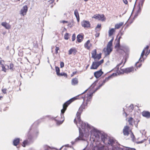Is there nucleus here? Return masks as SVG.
I'll list each match as a JSON object with an SVG mask.
<instances>
[{
    "instance_id": "obj_1",
    "label": "nucleus",
    "mask_w": 150,
    "mask_h": 150,
    "mask_svg": "<svg viewBox=\"0 0 150 150\" xmlns=\"http://www.w3.org/2000/svg\"><path fill=\"white\" fill-rule=\"evenodd\" d=\"M82 98L83 99L82 104L79 108V110L76 114V117L78 122H76V118H75L74 122L76 124L77 126L79 129V136L76 138L74 141H72L71 143L73 145L81 141H85L86 139L90 133L93 135V141L94 142H99L101 140H103V139L107 135L104 133H102L93 127L91 126L88 123L83 122L80 119V115L82 112L83 110L86 108L85 106L84 99L83 97Z\"/></svg>"
},
{
    "instance_id": "obj_2",
    "label": "nucleus",
    "mask_w": 150,
    "mask_h": 150,
    "mask_svg": "<svg viewBox=\"0 0 150 150\" xmlns=\"http://www.w3.org/2000/svg\"><path fill=\"white\" fill-rule=\"evenodd\" d=\"M81 95H79L78 96L74 97L70 100L67 101L64 103L63 105V109L61 110V118H63L64 119L62 121H57V123L58 125H60L63 122L64 120V117L63 114L64 113L65 110H66L67 108L71 102H73L74 100L78 99L77 97Z\"/></svg>"
},
{
    "instance_id": "obj_3",
    "label": "nucleus",
    "mask_w": 150,
    "mask_h": 150,
    "mask_svg": "<svg viewBox=\"0 0 150 150\" xmlns=\"http://www.w3.org/2000/svg\"><path fill=\"white\" fill-rule=\"evenodd\" d=\"M28 7L27 5L23 6L21 9L20 13L21 16H24L26 14L28 11Z\"/></svg>"
},
{
    "instance_id": "obj_4",
    "label": "nucleus",
    "mask_w": 150,
    "mask_h": 150,
    "mask_svg": "<svg viewBox=\"0 0 150 150\" xmlns=\"http://www.w3.org/2000/svg\"><path fill=\"white\" fill-rule=\"evenodd\" d=\"M122 71L123 72L127 74L131 72H134V67H131L127 68L125 69H122Z\"/></svg>"
},
{
    "instance_id": "obj_5",
    "label": "nucleus",
    "mask_w": 150,
    "mask_h": 150,
    "mask_svg": "<svg viewBox=\"0 0 150 150\" xmlns=\"http://www.w3.org/2000/svg\"><path fill=\"white\" fill-rule=\"evenodd\" d=\"M129 127L127 126H125L123 129V133L125 136H128L129 134Z\"/></svg>"
},
{
    "instance_id": "obj_6",
    "label": "nucleus",
    "mask_w": 150,
    "mask_h": 150,
    "mask_svg": "<svg viewBox=\"0 0 150 150\" xmlns=\"http://www.w3.org/2000/svg\"><path fill=\"white\" fill-rule=\"evenodd\" d=\"M112 48H110L108 47H106V48H104L103 49L104 52L105 53V55L106 56L109 55L110 53L112 51Z\"/></svg>"
},
{
    "instance_id": "obj_7",
    "label": "nucleus",
    "mask_w": 150,
    "mask_h": 150,
    "mask_svg": "<svg viewBox=\"0 0 150 150\" xmlns=\"http://www.w3.org/2000/svg\"><path fill=\"white\" fill-rule=\"evenodd\" d=\"M103 74V72L102 71L101 69H100L98 71L95 72L94 73V75L95 76L97 79L100 76Z\"/></svg>"
},
{
    "instance_id": "obj_8",
    "label": "nucleus",
    "mask_w": 150,
    "mask_h": 150,
    "mask_svg": "<svg viewBox=\"0 0 150 150\" xmlns=\"http://www.w3.org/2000/svg\"><path fill=\"white\" fill-rule=\"evenodd\" d=\"M81 24L84 28H88L90 26V23L88 21H83L81 23Z\"/></svg>"
},
{
    "instance_id": "obj_9",
    "label": "nucleus",
    "mask_w": 150,
    "mask_h": 150,
    "mask_svg": "<svg viewBox=\"0 0 150 150\" xmlns=\"http://www.w3.org/2000/svg\"><path fill=\"white\" fill-rule=\"evenodd\" d=\"M100 66L97 62H93L91 67V69H96Z\"/></svg>"
},
{
    "instance_id": "obj_10",
    "label": "nucleus",
    "mask_w": 150,
    "mask_h": 150,
    "mask_svg": "<svg viewBox=\"0 0 150 150\" xmlns=\"http://www.w3.org/2000/svg\"><path fill=\"white\" fill-rule=\"evenodd\" d=\"M143 116L147 118H150V112L148 111H144L142 113Z\"/></svg>"
},
{
    "instance_id": "obj_11",
    "label": "nucleus",
    "mask_w": 150,
    "mask_h": 150,
    "mask_svg": "<svg viewBox=\"0 0 150 150\" xmlns=\"http://www.w3.org/2000/svg\"><path fill=\"white\" fill-rule=\"evenodd\" d=\"M1 25L4 27L6 29H9L11 28V25L6 22H3L1 23Z\"/></svg>"
},
{
    "instance_id": "obj_12",
    "label": "nucleus",
    "mask_w": 150,
    "mask_h": 150,
    "mask_svg": "<svg viewBox=\"0 0 150 150\" xmlns=\"http://www.w3.org/2000/svg\"><path fill=\"white\" fill-rule=\"evenodd\" d=\"M137 7L138 9L134 16V18H136L138 14L141 13V8L142 7L140 4H139L138 5Z\"/></svg>"
},
{
    "instance_id": "obj_13",
    "label": "nucleus",
    "mask_w": 150,
    "mask_h": 150,
    "mask_svg": "<svg viewBox=\"0 0 150 150\" xmlns=\"http://www.w3.org/2000/svg\"><path fill=\"white\" fill-rule=\"evenodd\" d=\"M93 92L91 93L88 94L86 96V98H87V100H86V102L87 103H88L89 102L91 101V99L92 98V97L93 96V93H94Z\"/></svg>"
},
{
    "instance_id": "obj_14",
    "label": "nucleus",
    "mask_w": 150,
    "mask_h": 150,
    "mask_svg": "<svg viewBox=\"0 0 150 150\" xmlns=\"http://www.w3.org/2000/svg\"><path fill=\"white\" fill-rule=\"evenodd\" d=\"M77 52L76 49L74 48L70 49L69 51L68 54L69 55L71 54L72 53L75 54Z\"/></svg>"
},
{
    "instance_id": "obj_15",
    "label": "nucleus",
    "mask_w": 150,
    "mask_h": 150,
    "mask_svg": "<svg viewBox=\"0 0 150 150\" xmlns=\"http://www.w3.org/2000/svg\"><path fill=\"white\" fill-rule=\"evenodd\" d=\"M74 14L78 22L79 21V16L78 11L77 9H75L74 11Z\"/></svg>"
},
{
    "instance_id": "obj_16",
    "label": "nucleus",
    "mask_w": 150,
    "mask_h": 150,
    "mask_svg": "<svg viewBox=\"0 0 150 150\" xmlns=\"http://www.w3.org/2000/svg\"><path fill=\"white\" fill-rule=\"evenodd\" d=\"M106 80L105 79H104V80H103V81L102 82V83L101 84H99V86H98V87H97L96 89L95 90L93 91V93H95V92H96L98 90V89H99L100 88V87H101L106 82Z\"/></svg>"
},
{
    "instance_id": "obj_17",
    "label": "nucleus",
    "mask_w": 150,
    "mask_h": 150,
    "mask_svg": "<svg viewBox=\"0 0 150 150\" xmlns=\"http://www.w3.org/2000/svg\"><path fill=\"white\" fill-rule=\"evenodd\" d=\"M77 38L78 42H80L83 39V37L81 35L79 34L77 35Z\"/></svg>"
},
{
    "instance_id": "obj_18",
    "label": "nucleus",
    "mask_w": 150,
    "mask_h": 150,
    "mask_svg": "<svg viewBox=\"0 0 150 150\" xmlns=\"http://www.w3.org/2000/svg\"><path fill=\"white\" fill-rule=\"evenodd\" d=\"M19 142L20 139L19 138H16L13 141V144L15 146H16L19 143Z\"/></svg>"
},
{
    "instance_id": "obj_19",
    "label": "nucleus",
    "mask_w": 150,
    "mask_h": 150,
    "mask_svg": "<svg viewBox=\"0 0 150 150\" xmlns=\"http://www.w3.org/2000/svg\"><path fill=\"white\" fill-rule=\"evenodd\" d=\"M78 83V79L76 78L73 79L71 81V84L73 85H75L77 84Z\"/></svg>"
},
{
    "instance_id": "obj_20",
    "label": "nucleus",
    "mask_w": 150,
    "mask_h": 150,
    "mask_svg": "<svg viewBox=\"0 0 150 150\" xmlns=\"http://www.w3.org/2000/svg\"><path fill=\"white\" fill-rule=\"evenodd\" d=\"M123 24V23L121 22L118 24H117L115 25V28L117 29H119Z\"/></svg>"
},
{
    "instance_id": "obj_21",
    "label": "nucleus",
    "mask_w": 150,
    "mask_h": 150,
    "mask_svg": "<svg viewBox=\"0 0 150 150\" xmlns=\"http://www.w3.org/2000/svg\"><path fill=\"white\" fill-rule=\"evenodd\" d=\"M145 52H144V50L141 53L140 58L139 59V61H140V62H142V61H143L144 60V59L143 58V57L144 56V54Z\"/></svg>"
},
{
    "instance_id": "obj_22",
    "label": "nucleus",
    "mask_w": 150,
    "mask_h": 150,
    "mask_svg": "<svg viewBox=\"0 0 150 150\" xmlns=\"http://www.w3.org/2000/svg\"><path fill=\"white\" fill-rule=\"evenodd\" d=\"M96 49H95L92 52V57L95 59L96 58L95 57L96 55Z\"/></svg>"
},
{
    "instance_id": "obj_23",
    "label": "nucleus",
    "mask_w": 150,
    "mask_h": 150,
    "mask_svg": "<svg viewBox=\"0 0 150 150\" xmlns=\"http://www.w3.org/2000/svg\"><path fill=\"white\" fill-rule=\"evenodd\" d=\"M115 32V30L114 28H112L109 31V36H111Z\"/></svg>"
},
{
    "instance_id": "obj_24",
    "label": "nucleus",
    "mask_w": 150,
    "mask_h": 150,
    "mask_svg": "<svg viewBox=\"0 0 150 150\" xmlns=\"http://www.w3.org/2000/svg\"><path fill=\"white\" fill-rule=\"evenodd\" d=\"M90 41L89 40H88L86 42V43L84 44V47L86 48L87 49H89L90 48V47L88 45L90 43Z\"/></svg>"
},
{
    "instance_id": "obj_25",
    "label": "nucleus",
    "mask_w": 150,
    "mask_h": 150,
    "mask_svg": "<svg viewBox=\"0 0 150 150\" xmlns=\"http://www.w3.org/2000/svg\"><path fill=\"white\" fill-rule=\"evenodd\" d=\"M117 75V74L116 73H113L112 74L109 76L108 77H106L105 79L106 80V81H108L109 80L110 78H111L112 76H116Z\"/></svg>"
},
{
    "instance_id": "obj_26",
    "label": "nucleus",
    "mask_w": 150,
    "mask_h": 150,
    "mask_svg": "<svg viewBox=\"0 0 150 150\" xmlns=\"http://www.w3.org/2000/svg\"><path fill=\"white\" fill-rule=\"evenodd\" d=\"M128 122H129V125H133V118L132 117L129 118L128 119Z\"/></svg>"
},
{
    "instance_id": "obj_27",
    "label": "nucleus",
    "mask_w": 150,
    "mask_h": 150,
    "mask_svg": "<svg viewBox=\"0 0 150 150\" xmlns=\"http://www.w3.org/2000/svg\"><path fill=\"white\" fill-rule=\"evenodd\" d=\"M55 69L57 75L58 76L60 74V69L59 68L57 67H55Z\"/></svg>"
},
{
    "instance_id": "obj_28",
    "label": "nucleus",
    "mask_w": 150,
    "mask_h": 150,
    "mask_svg": "<svg viewBox=\"0 0 150 150\" xmlns=\"http://www.w3.org/2000/svg\"><path fill=\"white\" fill-rule=\"evenodd\" d=\"M134 109V106L132 104H131V105L129 106L128 108V110L129 112H131L132 110Z\"/></svg>"
},
{
    "instance_id": "obj_29",
    "label": "nucleus",
    "mask_w": 150,
    "mask_h": 150,
    "mask_svg": "<svg viewBox=\"0 0 150 150\" xmlns=\"http://www.w3.org/2000/svg\"><path fill=\"white\" fill-rule=\"evenodd\" d=\"M99 20L103 21L105 19V18H104V16L103 14L102 15H100L99 14Z\"/></svg>"
},
{
    "instance_id": "obj_30",
    "label": "nucleus",
    "mask_w": 150,
    "mask_h": 150,
    "mask_svg": "<svg viewBox=\"0 0 150 150\" xmlns=\"http://www.w3.org/2000/svg\"><path fill=\"white\" fill-rule=\"evenodd\" d=\"M95 59H97L98 60L100 59L101 58V54H99L97 55H96L95 57Z\"/></svg>"
},
{
    "instance_id": "obj_31",
    "label": "nucleus",
    "mask_w": 150,
    "mask_h": 150,
    "mask_svg": "<svg viewBox=\"0 0 150 150\" xmlns=\"http://www.w3.org/2000/svg\"><path fill=\"white\" fill-rule=\"evenodd\" d=\"M28 143V141L27 140H24L23 142L22 146H23L25 147L26 144Z\"/></svg>"
},
{
    "instance_id": "obj_32",
    "label": "nucleus",
    "mask_w": 150,
    "mask_h": 150,
    "mask_svg": "<svg viewBox=\"0 0 150 150\" xmlns=\"http://www.w3.org/2000/svg\"><path fill=\"white\" fill-rule=\"evenodd\" d=\"M99 14L94 15L93 17V18H95L96 19L99 20Z\"/></svg>"
},
{
    "instance_id": "obj_33",
    "label": "nucleus",
    "mask_w": 150,
    "mask_h": 150,
    "mask_svg": "<svg viewBox=\"0 0 150 150\" xmlns=\"http://www.w3.org/2000/svg\"><path fill=\"white\" fill-rule=\"evenodd\" d=\"M54 1V0H49L47 2V4L48 5H49L50 4H52L53 3Z\"/></svg>"
},
{
    "instance_id": "obj_34",
    "label": "nucleus",
    "mask_w": 150,
    "mask_h": 150,
    "mask_svg": "<svg viewBox=\"0 0 150 150\" xmlns=\"http://www.w3.org/2000/svg\"><path fill=\"white\" fill-rule=\"evenodd\" d=\"M112 43L109 42L107 45V47L110 48H112Z\"/></svg>"
},
{
    "instance_id": "obj_35",
    "label": "nucleus",
    "mask_w": 150,
    "mask_h": 150,
    "mask_svg": "<svg viewBox=\"0 0 150 150\" xmlns=\"http://www.w3.org/2000/svg\"><path fill=\"white\" fill-rule=\"evenodd\" d=\"M65 76L66 77H67V74L64 73H60V74L59 75H58L59 76Z\"/></svg>"
},
{
    "instance_id": "obj_36",
    "label": "nucleus",
    "mask_w": 150,
    "mask_h": 150,
    "mask_svg": "<svg viewBox=\"0 0 150 150\" xmlns=\"http://www.w3.org/2000/svg\"><path fill=\"white\" fill-rule=\"evenodd\" d=\"M101 27V25L100 24H98L97 25V26L96 28V32L97 31H99L100 30L97 29L98 28H100Z\"/></svg>"
},
{
    "instance_id": "obj_37",
    "label": "nucleus",
    "mask_w": 150,
    "mask_h": 150,
    "mask_svg": "<svg viewBox=\"0 0 150 150\" xmlns=\"http://www.w3.org/2000/svg\"><path fill=\"white\" fill-rule=\"evenodd\" d=\"M44 148L45 150H49L50 149V147L47 145H45L44 146Z\"/></svg>"
},
{
    "instance_id": "obj_38",
    "label": "nucleus",
    "mask_w": 150,
    "mask_h": 150,
    "mask_svg": "<svg viewBox=\"0 0 150 150\" xmlns=\"http://www.w3.org/2000/svg\"><path fill=\"white\" fill-rule=\"evenodd\" d=\"M2 71H4V72H6V69L5 67V66L4 65H2Z\"/></svg>"
},
{
    "instance_id": "obj_39",
    "label": "nucleus",
    "mask_w": 150,
    "mask_h": 150,
    "mask_svg": "<svg viewBox=\"0 0 150 150\" xmlns=\"http://www.w3.org/2000/svg\"><path fill=\"white\" fill-rule=\"evenodd\" d=\"M122 63V62H121L119 64H118L115 67L116 69H117V70H118L119 67H120V65H121Z\"/></svg>"
},
{
    "instance_id": "obj_40",
    "label": "nucleus",
    "mask_w": 150,
    "mask_h": 150,
    "mask_svg": "<svg viewBox=\"0 0 150 150\" xmlns=\"http://www.w3.org/2000/svg\"><path fill=\"white\" fill-rule=\"evenodd\" d=\"M76 38V36L75 34H74L73 35L72 38V41H74Z\"/></svg>"
},
{
    "instance_id": "obj_41",
    "label": "nucleus",
    "mask_w": 150,
    "mask_h": 150,
    "mask_svg": "<svg viewBox=\"0 0 150 150\" xmlns=\"http://www.w3.org/2000/svg\"><path fill=\"white\" fill-rule=\"evenodd\" d=\"M121 38V36H120L118 38V44H117L116 46H117V47H120V38Z\"/></svg>"
},
{
    "instance_id": "obj_42",
    "label": "nucleus",
    "mask_w": 150,
    "mask_h": 150,
    "mask_svg": "<svg viewBox=\"0 0 150 150\" xmlns=\"http://www.w3.org/2000/svg\"><path fill=\"white\" fill-rule=\"evenodd\" d=\"M68 34L67 33H66L64 35V39L66 40H68L69 39V38L68 37Z\"/></svg>"
},
{
    "instance_id": "obj_43",
    "label": "nucleus",
    "mask_w": 150,
    "mask_h": 150,
    "mask_svg": "<svg viewBox=\"0 0 150 150\" xmlns=\"http://www.w3.org/2000/svg\"><path fill=\"white\" fill-rule=\"evenodd\" d=\"M60 66L61 68L64 67V64L63 62H61L60 63Z\"/></svg>"
},
{
    "instance_id": "obj_44",
    "label": "nucleus",
    "mask_w": 150,
    "mask_h": 150,
    "mask_svg": "<svg viewBox=\"0 0 150 150\" xmlns=\"http://www.w3.org/2000/svg\"><path fill=\"white\" fill-rule=\"evenodd\" d=\"M103 60L102 59L99 62H97L98 63V64H99V65H101V64L103 63Z\"/></svg>"
},
{
    "instance_id": "obj_45",
    "label": "nucleus",
    "mask_w": 150,
    "mask_h": 150,
    "mask_svg": "<svg viewBox=\"0 0 150 150\" xmlns=\"http://www.w3.org/2000/svg\"><path fill=\"white\" fill-rule=\"evenodd\" d=\"M59 50V47H56V48H55V52H56V54H57V53H58V51Z\"/></svg>"
},
{
    "instance_id": "obj_46",
    "label": "nucleus",
    "mask_w": 150,
    "mask_h": 150,
    "mask_svg": "<svg viewBox=\"0 0 150 150\" xmlns=\"http://www.w3.org/2000/svg\"><path fill=\"white\" fill-rule=\"evenodd\" d=\"M6 88H4L3 89H2V91L3 93H6Z\"/></svg>"
},
{
    "instance_id": "obj_47",
    "label": "nucleus",
    "mask_w": 150,
    "mask_h": 150,
    "mask_svg": "<svg viewBox=\"0 0 150 150\" xmlns=\"http://www.w3.org/2000/svg\"><path fill=\"white\" fill-rule=\"evenodd\" d=\"M13 67V64L11 63L10 64V69H12V68Z\"/></svg>"
},
{
    "instance_id": "obj_48",
    "label": "nucleus",
    "mask_w": 150,
    "mask_h": 150,
    "mask_svg": "<svg viewBox=\"0 0 150 150\" xmlns=\"http://www.w3.org/2000/svg\"><path fill=\"white\" fill-rule=\"evenodd\" d=\"M97 82V81H96L94 83H93V84H92L91 86H93V87L95 86Z\"/></svg>"
},
{
    "instance_id": "obj_49",
    "label": "nucleus",
    "mask_w": 150,
    "mask_h": 150,
    "mask_svg": "<svg viewBox=\"0 0 150 150\" xmlns=\"http://www.w3.org/2000/svg\"><path fill=\"white\" fill-rule=\"evenodd\" d=\"M123 2L125 4H127L128 3V1L127 0H123Z\"/></svg>"
},
{
    "instance_id": "obj_50",
    "label": "nucleus",
    "mask_w": 150,
    "mask_h": 150,
    "mask_svg": "<svg viewBox=\"0 0 150 150\" xmlns=\"http://www.w3.org/2000/svg\"><path fill=\"white\" fill-rule=\"evenodd\" d=\"M146 140L145 139H144L143 140L141 141H139V142H137V143L138 144H139V143H142L145 140Z\"/></svg>"
},
{
    "instance_id": "obj_51",
    "label": "nucleus",
    "mask_w": 150,
    "mask_h": 150,
    "mask_svg": "<svg viewBox=\"0 0 150 150\" xmlns=\"http://www.w3.org/2000/svg\"><path fill=\"white\" fill-rule=\"evenodd\" d=\"M145 0H142L141 2V7H142L144 1Z\"/></svg>"
},
{
    "instance_id": "obj_52",
    "label": "nucleus",
    "mask_w": 150,
    "mask_h": 150,
    "mask_svg": "<svg viewBox=\"0 0 150 150\" xmlns=\"http://www.w3.org/2000/svg\"><path fill=\"white\" fill-rule=\"evenodd\" d=\"M99 33H97L96 34V37H99Z\"/></svg>"
},
{
    "instance_id": "obj_53",
    "label": "nucleus",
    "mask_w": 150,
    "mask_h": 150,
    "mask_svg": "<svg viewBox=\"0 0 150 150\" xmlns=\"http://www.w3.org/2000/svg\"><path fill=\"white\" fill-rule=\"evenodd\" d=\"M149 48V46H148V45H147V46L146 47H145V48H144V50H147H147H148V48Z\"/></svg>"
},
{
    "instance_id": "obj_54",
    "label": "nucleus",
    "mask_w": 150,
    "mask_h": 150,
    "mask_svg": "<svg viewBox=\"0 0 150 150\" xmlns=\"http://www.w3.org/2000/svg\"><path fill=\"white\" fill-rule=\"evenodd\" d=\"M62 22L63 23H68V22L67 21H62Z\"/></svg>"
},
{
    "instance_id": "obj_55",
    "label": "nucleus",
    "mask_w": 150,
    "mask_h": 150,
    "mask_svg": "<svg viewBox=\"0 0 150 150\" xmlns=\"http://www.w3.org/2000/svg\"><path fill=\"white\" fill-rule=\"evenodd\" d=\"M113 39H114L113 38H112V39L109 41V42H111L112 43V42L113 41Z\"/></svg>"
},
{
    "instance_id": "obj_56",
    "label": "nucleus",
    "mask_w": 150,
    "mask_h": 150,
    "mask_svg": "<svg viewBox=\"0 0 150 150\" xmlns=\"http://www.w3.org/2000/svg\"><path fill=\"white\" fill-rule=\"evenodd\" d=\"M6 49L7 50H9V47L8 46H7L6 47Z\"/></svg>"
},
{
    "instance_id": "obj_57",
    "label": "nucleus",
    "mask_w": 150,
    "mask_h": 150,
    "mask_svg": "<svg viewBox=\"0 0 150 150\" xmlns=\"http://www.w3.org/2000/svg\"><path fill=\"white\" fill-rule=\"evenodd\" d=\"M142 65V64H139L138 66V67H141V66Z\"/></svg>"
},
{
    "instance_id": "obj_58",
    "label": "nucleus",
    "mask_w": 150,
    "mask_h": 150,
    "mask_svg": "<svg viewBox=\"0 0 150 150\" xmlns=\"http://www.w3.org/2000/svg\"><path fill=\"white\" fill-rule=\"evenodd\" d=\"M88 103H87L86 102V103H85V104L86 105V106H87V105H88Z\"/></svg>"
},
{
    "instance_id": "obj_59",
    "label": "nucleus",
    "mask_w": 150,
    "mask_h": 150,
    "mask_svg": "<svg viewBox=\"0 0 150 150\" xmlns=\"http://www.w3.org/2000/svg\"><path fill=\"white\" fill-rule=\"evenodd\" d=\"M149 52L147 53V52L145 54V55L147 56L149 54Z\"/></svg>"
},
{
    "instance_id": "obj_60",
    "label": "nucleus",
    "mask_w": 150,
    "mask_h": 150,
    "mask_svg": "<svg viewBox=\"0 0 150 150\" xmlns=\"http://www.w3.org/2000/svg\"><path fill=\"white\" fill-rule=\"evenodd\" d=\"M0 64L1 65V66H2V65H4L3 64H2L1 61H0Z\"/></svg>"
},
{
    "instance_id": "obj_61",
    "label": "nucleus",
    "mask_w": 150,
    "mask_h": 150,
    "mask_svg": "<svg viewBox=\"0 0 150 150\" xmlns=\"http://www.w3.org/2000/svg\"><path fill=\"white\" fill-rule=\"evenodd\" d=\"M76 73V71L75 72H73V74L74 75V74H75Z\"/></svg>"
},
{
    "instance_id": "obj_62",
    "label": "nucleus",
    "mask_w": 150,
    "mask_h": 150,
    "mask_svg": "<svg viewBox=\"0 0 150 150\" xmlns=\"http://www.w3.org/2000/svg\"><path fill=\"white\" fill-rule=\"evenodd\" d=\"M134 125H135V126L136 127H137V124H134Z\"/></svg>"
},
{
    "instance_id": "obj_63",
    "label": "nucleus",
    "mask_w": 150,
    "mask_h": 150,
    "mask_svg": "<svg viewBox=\"0 0 150 150\" xmlns=\"http://www.w3.org/2000/svg\"><path fill=\"white\" fill-rule=\"evenodd\" d=\"M124 113H125L126 115V116H127V113L125 111H124Z\"/></svg>"
},
{
    "instance_id": "obj_64",
    "label": "nucleus",
    "mask_w": 150,
    "mask_h": 150,
    "mask_svg": "<svg viewBox=\"0 0 150 150\" xmlns=\"http://www.w3.org/2000/svg\"><path fill=\"white\" fill-rule=\"evenodd\" d=\"M138 63H139V62H137L136 63V64H135V66H137V64Z\"/></svg>"
}]
</instances>
